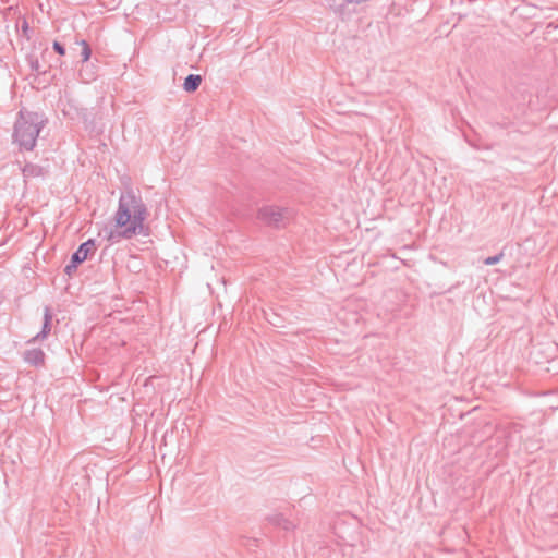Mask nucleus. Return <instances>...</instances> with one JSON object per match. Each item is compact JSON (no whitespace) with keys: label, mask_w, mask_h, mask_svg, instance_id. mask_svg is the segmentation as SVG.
Returning a JSON list of instances; mask_svg holds the SVG:
<instances>
[{"label":"nucleus","mask_w":558,"mask_h":558,"mask_svg":"<svg viewBox=\"0 0 558 558\" xmlns=\"http://www.w3.org/2000/svg\"><path fill=\"white\" fill-rule=\"evenodd\" d=\"M147 208L142 198L133 191L122 193L114 215L116 226L121 230H105L104 238L110 243H118L122 239H131L144 229Z\"/></svg>","instance_id":"obj_1"},{"label":"nucleus","mask_w":558,"mask_h":558,"mask_svg":"<svg viewBox=\"0 0 558 558\" xmlns=\"http://www.w3.org/2000/svg\"><path fill=\"white\" fill-rule=\"evenodd\" d=\"M43 125L44 121L37 113L21 110L14 123V142L22 149L33 150Z\"/></svg>","instance_id":"obj_2"},{"label":"nucleus","mask_w":558,"mask_h":558,"mask_svg":"<svg viewBox=\"0 0 558 558\" xmlns=\"http://www.w3.org/2000/svg\"><path fill=\"white\" fill-rule=\"evenodd\" d=\"M257 217L264 223L279 228L289 218V210L277 206H264L258 210Z\"/></svg>","instance_id":"obj_3"},{"label":"nucleus","mask_w":558,"mask_h":558,"mask_svg":"<svg viewBox=\"0 0 558 558\" xmlns=\"http://www.w3.org/2000/svg\"><path fill=\"white\" fill-rule=\"evenodd\" d=\"M95 250L96 244L94 240L89 239L82 243L71 257L73 259V264H82L87 259L89 253L94 252Z\"/></svg>","instance_id":"obj_4"},{"label":"nucleus","mask_w":558,"mask_h":558,"mask_svg":"<svg viewBox=\"0 0 558 558\" xmlns=\"http://www.w3.org/2000/svg\"><path fill=\"white\" fill-rule=\"evenodd\" d=\"M51 320H52L51 310H50V307L46 306L45 311H44V324H43L41 331L38 332L36 336H34L29 340V342H36V341L44 340L45 338H47V336L51 331Z\"/></svg>","instance_id":"obj_5"},{"label":"nucleus","mask_w":558,"mask_h":558,"mask_svg":"<svg viewBox=\"0 0 558 558\" xmlns=\"http://www.w3.org/2000/svg\"><path fill=\"white\" fill-rule=\"evenodd\" d=\"M24 361L31 365L39 366L45 362V353L41 349H31L24 352Z\"/></svg>","instance_id":"obj_6"},{"label":"nucleus","mask_w":558,"mask_h":558,"mask_svg":"<svg viewBox=\"0 0 558 558\" xmlns=\"http://www.w3.org/2000/svg\"><path fill=\"white\" fill-rule=\"evenodd\" d=\"M201 83H202L201 75L190 74L184 80L183 88L187 93H193L199 87Z\"/></svg>","instance_id":"obj_7"},{"label":"nucleus","mask_w":558,"mask_h":558,"mask_svg":"<svg viewBox=\"0 0 558 558\" xmlns=\"http://www.w3.org/2000/svg\"><path fill=\"white\" fill-rule=\"evenodd\" d=\"M25 179L37 178L44 175V169L34 163H26L22 169Z\"/></svg>","instance_id":"obj_8"},{"label":"nucleus","mask_w":558,"mask_h":558,"mask_svg":"<svg viewBox=\"0 0 558 558\" xmlns=\"http://www.w3.org/2000/svg\"><path fill=\"white\" fill-rule=\"evenodd\" d=\"M270 522L282 527L283 530H292L294 524L288 520L282 513H276L269 518Z\"/></svg>","instance_id":"obj_9"},{"label":"nucleus","mask_w":558,"mask_h":558,"mask_svg":"<svg viewBox=\"0 0 558 558\" xmlns=\"http://www.w3.org/2000/svg\"><path fill=\"white\" fill-rule=\"evenodd\" d=\"M80 45L82 46V60L83 62H86L90 58L92 49L85 40H81Z\"/></svg>","instance_id":"obj_10"},{"label":"nucleus","mask_w":558,"mask_h":558,"mask_svg":"<svg viewBox=\"0 0 558 558\" xmlns=\"http://www.w3.org/2000/svg\"><path fill=\"white\" fill-rule=\"evenodd\" d=\"M502 256H504V254L499 253L497 255L489 256V257L485 258L483 263L487 266L495 265L501 260Z\"/></svg>","instance_id":"obj_11"},{"label":"nucleus","mask_w":558,"mask_h":558,"mask_svg":"<svg viewBox=\"0 0 558 558\" xmlns=\"http://www.w3.org/2000/svg\"><path fill=\"white\" fill-rule=\"evenodd\" d=\"M31 68L33 71L37 72L38 74L46 73V70L41 69V65L39 64L38 60H32L31 61Z\"/></svg>","instance_id":"obj_12"},{"label":"nucleus","mask_w":558,"mask_h":558,"mask_svg":"<svg viewBox=\"0 0 558 558\" xmlns=\"http://www.w3.org/2000/svg\"><path fill=\"white\" fill-rule=\"evenodd\" d=\"M53 49L60 56H64L65 54V48L59 41H54L53 43Z\"/></svg>","instance_id":"obj_13"},{"label":"nucleus","mask_w":558,"mask_h":558,"mask_svg":"<svg viewBox=\"0 0 558 558\" xmlns=\"http://www.w3.org/2000/svg\"><path fill=\"white\" fill-rule=\"evenodd\" d=\"M77 266H78V264H73V259L71 258L70 264L65 266V269H64V270H65V272H66L68 275H71V274H72V271H74V270L77 268Z\"/></svg>","instance_id":"obj_14"}]
</instances>
